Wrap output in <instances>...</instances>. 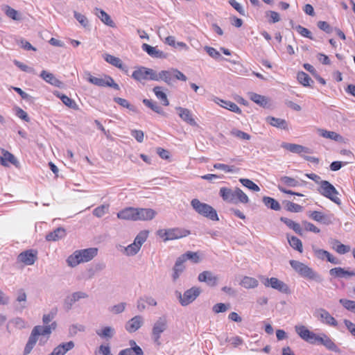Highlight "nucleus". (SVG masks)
<instances>
[{
  "label": "nucleus",
  "mask_w": 355,
  "mask_h": 355,
  "mask_svg": "<svg viewBox=\"0 0 355 355\" xmlns=\"http://www.w3.org/2000/svg\"><path fill=\"white\" fill-rule=\"evenodd\" d=\"M200 288L192 287L187 290L183 295H180V302L182 306H187L193 302L200 294Z\"/></svg>",
  "instance_id": "11"
},
{
  "label": "nucleus",
  "mask_w": 355,
  "mask_h": 355,
  "mask_svg": "<svg viewBox=\"0 0 355 355\" xmlns=\"http://www.w3.org/2000/svg\"><path fill=\"white\" fill-rule=\"evenodd\" d=\"M230 135L241 141H248L251 139V135L237 128H233L230 131Z\"/></svg>",
  "instance_id": "40"
},
{
  "label": "nucleus",
  "mask_w": 355,
  "mask_h": 355,
  "mask_svg": "<svg viewBox=\"0 0 355 355\" xmlns=\"http://www.w3.org/2000/svg\"><path fill=\"white\" fill-rule=\"evenodd\" d=\"M302 224L304 225L306 231L313 233H319L320 232V230L318 227L310 222L304 220L302 221Z\"/></svg>",
  "instance_id": "59"
},
{
  "label": "nucleus",
  "mask_w": 355,
  "mask_h": 355,
  "mask_svg": "<svg viewBox=\"0 0 355 355\" xmlns=\"http://www.w3.org/2000/svg\"><path fill=\"white\" fill-rule=\"evenodd\" d=\"M315 254L318 257V258H319L320 259H324V258H326L327 260L331 263H334V264L339 263L338 259L336 257H334L331 253H329L327 250H321V249L316 250L315 251Z\"/></svg>",
  "instance_id": "30"
},
{
  "label": "nucleus",
  "mask_w": 355,
  "mask_h": 355,
  "mask_svg": "<svg viewBox=\"0 0 355 355\" xmlns=\"http://www.w3.org/2000/svg\"><path fill=\"white\" fill-rule=\"evenodd\" d=\"M216 103L222 107L225 108L230 111H232L234 113L241 114L242 110L239 108V107L234 102L230 101H225L222 99H218Z\"/></svg>",
  "instance_id": "24"
},
{
  "label": "nucleus",
  "mask_w": 355,
  "mask_h": 355,
  "mask_svg": "<svg viewBox=\"0 0 355 355\" xmlns=\"http://www.w3.org/2000/svg\"><path fill=\"white\" fill-rule=\"evenodd\" d=\"M98 252L96 248H90L75 251L67 258V263L69 266L75 267L80 263L88 262L92 260Z\"/></svg>",
  "instance_id": "3"
},
{
  "label": "nucleus",
  "mask_w": 355,
  "mask_h": 355,
  "mask_svg": "<svg viewBox=\"0 0 355 355\" xmlns=\"http://www.w3.org/2000/svg\"><path fill=\"white\" fill-rule=\"evenodd\" d=\"M295 29L297 31V33L302 37L309 38L310 40H313L312 34L308 28L303 27L301 25H298L296 26Z\"/></svg>",
  "instance_id": "55"
},
{
  "label": "nucleus",
  "mask_w": 355,
  "mask_h": 355,
  "mask_svg": "<svg viewBox=\"0 0 355 355\" xmlns=\"http://www.w3.org/2000/svg\"><path fill=\"white\" fill-rule=\"evenodd\" d=\"M280 182L288 187H295L299 185V182L293 178L288 176H282L279 179Z\"/></svg>",
  "instance_id": "51"
},
{
  "label": "nucleus",
  "mask_w": 355,
  "mask_h": 355,
  "mask_svg": "<svg viewBox=\"0 0 355 355\" xmlns=\"http://www.w3.org/2000/svg\"><path fill=\"white\" fill-rule=\"evenodd\" d=\"M181 259L186 262L187 260H191L193 263H198L200 261V257L198 252L188 251L180 256Z\"/></svg>",
  "instance_id": "46"
},
{
  "label": "nucleus",
  "mask_w": 355,
  "mask_h": 355,
  "mask_svg": "<svg viewBox=\"0 0 355 355\" xmlns=\"http://www.w3.org/2000/svg\"><path fill=\"white\" fill-rule=\"evenodd\" d=\"M240 284L241 286L250 289L257 287L259 285V282L257 279H256L254 277L245 276L241 279Z\"/></svg>",
  "instance_id": "38"
},
{
  "label": "nucleus",
  "mask_w": 355,
  "mask_h": 355,
  "mask_svg": "<svg viewBox=\"0 0 355 355\" xmlns=\"http://www.w3.org/2000/svg\"><path fill=\"white\" fill-rule=\"evenodd\" d=\"M198 280L201 282H207L209 285L214 286L216 285L217 277L209 271H204L199 274Z\"/></svg>",
  "instance_id": "27"
},
{
  "label": "nucleus",
  "mask_w": 355,
  "mask_h": 355,
  "mask_svg": "<svg viewBox=\"0 0 355 355\" xmlns=\"http://www.w3.org/2000/svg\"><path fill=\"white\" fill-rule=\"evenodd\" d=\"M96 15L101 19V20L106 25L114 27L115 26L114 21L111 19L110 15L103 10L96 8Z\"/></svg>",
  "instance_id": "37"
},
{
  "label": "nucleus",
  "mask_w": 355,
  "mask_h": 355,
  "mask_svg": "<svg viewBox=\"0 0 355 355\" xmlns=\"http://www.w3.org/2000/svg\"><path fill=\"white\" fill-rule=\"evenodd\" d=\"M317 25H318V27L320 30H322L327 33H330L332 31V28L330 26V25L327 21H319L318 22Z\"/></svg>",
  "instance_id": "63"
},
{
  "label": "nucleus",
  "mask_w": 355,
  "mask_h": 355,
  "mask_svg": "<svg viewBox=\"0 0 355 355\" xmlns=\"http://www.w3.org/2000/svg\"><path fill=\"white\" fill-rule=\"evenodd\" d=\"M236 189L232 190L227 187H221L219 191L220 196L224 201L236 204Z\"/></svg>",
  "instance_id": "18"
},
{
  "label": "nucleus",
  "mask_w": 355,
  "mask_h": 355,
  "mask_svg": "<svg viewBox=\"0 0 355 355\" xmlns=\"http://www.w3.org/2000/svg\"><path fill=\"white\" fill-rule=\"evenodd\" d=\"M113 329L105 327L102 330L96 331V334L101 338H111L113 336Z\"/></svg>",
  "instance_id": "56"
},
{
  "label": "nucleus",
  "mask_w": 355,
  "mask_h": 355,
  "mask_svg": "<svg viewBox=\"0 0 355 355\" xmlns=\"http://www.w3.org/2000/svg\"><path fill=\"white\" fill-rule=\"evenodd\" d=\"M132 77L139 82L147 80H155L157 79V73L153 69L144 67H140L135 69L132 72Z\"/></svg>",
  "instance_id": "9"
},
{
  "label": "nucleus",
  "mask_w": 355,
  "mask_h": 355,
  "mask_svg": "<svg viewBox=\"0 0 355 355\" xmlns=\"http://www.w3.org/2000/svg\"><path fill=\"white\" fill-rule=\"evenodd\" d=\"M3 156H0V164L3 166H8V163L15 165L17 163L15 156L4 149H1Z\"/></svg>",
  "instance_id": "25"
},
{
  "label": "nucleus",
  "mask_w": 355,
  "mask_h": 355,
  "mask_svg": "<svg viewBox=\"0 0 355 355\" xmlns=\"http://www.w3.org/2000/svg\"><path fill=\"white\" fill-rule=\"evenodd\" d=\"M143 351L141 348L137 345H135L130 348H127L121 350L118 355H143Z\"/></svg>",
  "instance_id": "44"
},
{
  "label": "nucleus",
  "mask_w": 355,
  "mask_h": 355,
  "mask_svg": "<svg viewBox=\"0 0 355 355\" xmlns=\"http://www.w3.org/2000/svg\"><path fill=\"white\" fill-rule=\"evenodd\" d=\"M229 305L223 303H218L213 306V311L215 313L225 312L229 309Z\"/></svg>",
  "instance_id": "62"
},
{
  "label": "nucleus",
  "mask_w": 355,
  "mask_h": 355,
  "mask_svg": "<svg viewBox=\"0 0 355 355\" xmlns=\"http://www.w3.org/2000/svg\"><path fill=\"white\" fill-rule=\"evenodd\" d=\"M353 293L355 294V286L353 288ZM339 302L347 311L355 313V301L347 299H340Z\"/></svg>",
  "instance_id": "47"
},
{
  "label": "nucleus",
  "mask_w": 355,
  "mask_h": 355,
  "mask_svg": "<svg viewBox=\"0 0 355 355\" xmlns=\"http://www.w3.org/2000/svg\"><path fill=\"white\" fill-rule=\"evenodd\" d=\"M191 205L198 214L211 220H218L216 211L209 205L202 202L196 198L191 200Z\"/></svg>",
  "instance_id": "5"
},
{
  "label": "nucleus",
  "mask_w": 355,
  "mask_h": 355,
  "mask_svg": "<svg viewBox=\"0 0 355 355\" xmlns=\"http://www.w3.org/2000/svg\"><path fill=\"white\" fill-rule=\"evenodd\" d=\"M143 103L145 104V105L150 107L154 112L160 114H164L162 108L159 105H158L157 103L153 102L151 100L148 99H144Z\"/></svg>",
  "instance_id": "48"
},
{
  "label": "nucleus",
  "mask_w": 355,
  "mask_h": 355,
  "mask_svg": "<svg viewBox=\"0 0 355 355\" xmlns=\"http://www.w3.org/2000/svg\"><path fill=\"white\" fill-rule=\"evenodd\" d=\"M156 211L150 208H136L137 220H150L155 218Z\"/></svg>",
  "instance_id": "14"
},
{
  "label": "nucleus",
  "mask_w": 355,
  "mask_h": 355,
  "mask_svg": "<svg viewBox=\"0 0 355 355\" xmlns=\"http://www.w3.org/2000/svg\"><path fill=\"white\" fill-rule=\"evenodd\" d=\"M142 49L146 51L150 56L156 58H161L164 57V53L159 50L157 47L151 46L148 44H143Z\"/></svg>",
  "instance_id": "29"
},
{
  "label": "nucleus",
  "mask_w": 355,
  "mask_h": 355,
  "mask_svg": "<svg viewBox=\"0 0 355 355\" xmlns=\"http://www.w3.org/2000/svg\"><path fill=\"white\" fill-rule=\"evenodd\" d=\"M289 245L294 250L302 253L303 252V245L301 240L295 236H287Z\"/></svg>",
  "instance_id": "39"
},
{
  "label": "nucleus",
  "mask_w": 355,
  "mask_h": 355,
  "mask_svg": "<svg viewBox=\"0 0 355 355\" xmlns=\"http://www.w3.org/2000/svg\"><path fill=\"white\" fill-rule=\"evenodd\" d=\"M280 220L296 234L300 236L303 234V230L300 223L286 217H281Z\"/></svg>",
  "instance_id": "20"
},
{
  "label": "nucleus",
  "mask_w": 355,
  "mask_h": 355,
  "mask_svg": "<svg viewBox=\"0 0 355 355\" xmlns=\"http://www.w3.org/2000/svg\"><path fill=\"white\" fill-rule=\"evenodd\" d=\"M214 168L215 169L223 170L226 173H232L235 171L234 167L233 166H229L224 164L216 163L214 164Z\"/></svg>",
  "instance_id": "58"
},
{
  "label": "nucleus",
  "mask_w": 355,
  "mask_h": 355,
  "mask_svg": "<svg viewBox=\"0 0 355 355\" xmlns=\"http://www.w3.org/2000/svg\"><path fill=\"white\" fill-rule=\"evenodd\" d=\"M74 347L72 341L61 344L55 347L49 355H64L67 352L71 349Z\"/></svg>",
  "instance_id": "28"
},
{
  "label": "nucleus",
  "mask_w": 355,
  "mask_h": 355,
  "mask_svg": "<svg viewBox=\"0 0 355 355\" xmlns=\"http://www.w3.org/2000/svg\"><path fill=\"white\" fill-rule=\"evenodd\" d=\"M167 328V321L164 317L159 318L154 324L152 329V336L155 343L160 345L161 334Z\"/></svg>",
  "instance_id": "10"
},
{
  "label": "nucleus",
  "mask_w": 355,
  "mask_h": 355,
  "mask_svg": "<svg viewBox=\"0 0 355 355\" xmlns=\"http://www.w3.org/2000/svg\"><path fill=\"white\" fill-rule=\"evenodd\" d=\"M291 267L302 277L308 279H317L318 275L310 267L304 263L295 260L289 261Z\"/></svg>",
  "instance_id": "7"
},
{
  "label": "nucleus",
  "mask_w": 355,
  "mask_h": 355,
  "mask_svg": "<svg viewBox=\"0 0 355 355\" xmlns=\"http://www.w3.org/2000/svg\"><path fill=\"white\" fill-rule=\"evenodd\" d=\"M142 324V318L141 316H135L128 321L125 326V329L130 333L136 331Z\"/></svg>",
  "instance_id": "26"
},
{
  "label": "nucleus",
  "mask_w": 355,
  "mask_h": 355,
  "mask_svg": "<svg viewBox=\"0 0 355 355\" xmlns=\"http://www.w3.org/2000/svg\"><path fill=\"white\" fill-rule=\"evenodd\" d=\"M57 96L58 98H60V100L62 101V102L67 107L74 109V110H77L78 108L76 103L73 99L69 98V96H67L64 94H58Z\"/></svg>",
  "instance_id": "45"
},
{
  "label": "nucleus",
  "mask_w": 355,
  "mask_h": 355,
  "mask_svg": "<svg viewBox=\"0 0 355 355\" xmlns=\"http://www.w3.org/2000/svg\"><path fill=\"white\" fill-rule=\"evenodd\" d=\"M104 59L107 62L112 64V66H114L115 67L125 72L128 71L127 67L123 65V62L119 58L115 57L110 54H105L104 55Z\"/></svg>",
  "instance_id": "21"
},
{
  "label": "nucleus",
  "mask_w": 355,
  "mask_h": 355,
  "mask_svg": "<svg viewBox=\"0 0 355 355\" xmlns=\"http://www.w3.org/2000/svg\"><path fill=\"white\" fill-rule=\"evenodd\" d=\"M119 219L136 221V208L125 207L117 213Z\"/></svg>",
  "instance_id": "16"
},
{
  "label": "nucleus",
  "mask_w": 355,
  "mask_h": 355,
  "mask_svg": "<svg viewBox=\"0 0 355 355\" xmlns=\"http://www.w3.org/2000/svg\"><path fill=\"white\" fill-rule=\"evenodd\" d=\"M320 318L321 321L329 326L336 327L338 322L326 310L320 309L319 311Z\"/></svg>",
  "instance_id": "22"
},
{
  "label": "nucleus",
  "mask_w": 355,
  "mask_h": 355,
  "mask_svg": "<svg viewBox=\"0 0 355 355\" xmlns=\"http://www.w3.org/2000/svg\"><path fill=\"white\" fill-rule=\"evenodd\" d=\"M329 274L331 277L335 278L349 277L355 275L354 272L347 270L340 267L331 268L329 270Z\"/></svg>",
  "instance_id": "19"
},
{
  "label": "nucleus",
  "mask_w": 355,
  "mask_h": 355,
  "mask_svg": "<svg viewBox=\"0 0 355 355\" xmlns=\"http://www.w3.org/2000/svg\"><path fill=\"white\" fill-rule=\"evenodd\" d=\"M319 132L320 135L324 138L330 139L336 141H339L343 139L341 135L333 131L320 130Z\"/></svg>",
  "instance_id": "43"
},
{
  "label": "nucleus",
  "mask_w": 355,
  "mask_h": 355,
  "mask_svg": "<svg viewBox=\"0 0 355 355\" xmlns=\"http://www.w3.org/2000/svg\"><path fill=\"white\" fill-rule=\"evenodd\" d=\"M65 236V230L64 228L58 227L54 231L49 233L46 236L48 241H56Z\"/></svg>",
  "instance_id": "33"
},
{
  "label": "nucleus",
  "mask_w": 355,
  "mask_h": 355,
  "mask_svg": "<svg viewBox=\"0 0 355 355\" xmlns=\"http://www.w3.org/2000/svg\"><path fill=\"white\" fill-rule=\"evenodd\" d=\"M190 234V230L182 227L164 229L157 231V235L164 241L180 239L188 236Z\"/></svg>",
  "instance_id": "4"
},
{
  "label": "nucleus",
  "mask_w": 355,
  "mask_h": 355,
  "mask_svg": "<svg viewBox=\"0 0 355 355\" xmlns=\"http://www.w3.org/2000/svg\"><path fill=\"white\" fill-rule=\"evenodd\" d=\"M331 245L332 249L340 254H344L350 251V247L349 245H344L336 239L331 241Z\"/></svg>",
  "instance_id": "34"
},
{
  "label": "nucleus",
  "mask_w": 355,
  "mask_h": 355,
  "mask_svg": "<svg viewBox=\"0 0 355 355\" xmlns=\"http://www.w3.org/2000/svg\"><path fill=\"white\" fill-rule=\"evenodd\" d=\"M308 216L310 218L318 223H323L324 224L330 223L329 218L322 211H311L309 212Z\"/></svg>",
  "instance_id": "31"
},
{
  "label": "nucleus",
  "mask_w": 355,
  "mask_h": 355,
  "mask_svg": "<svg viewBox=\"0 0 355 355\" xmlns=\"http://www.w3.org/2000/svg\"><path fill=\"white\" fill-rule=\"evenodd\" d=\"M318 191L322 196L329 199L334 203L337 205L340 204V199L338 197V191L327 180H322L320 182Z\"/></svg>",
  "instance_id": "6"
},
{
  "label": "nucleus",
  "mask_w": 355,
  "mask_h": 355,
  "mask_svg": "<svg viewBox=\"0 0 355 355\" xmlns=\"http://www.w3.org/2000/svg\"><path fill=\"white\" fill-rule=\"evenodd\" d=\"M297 80L304 86H309L311 81V78L304 71H300L297 75Z\"/></svg>",
  "instance_id": "53"
},
{
  "label": "nucleus",
  "mask_w": 355,
  "mask_h": 355,
  "mask_svg": "<svg viewBox=\"0 0 355 355\" xmlns=\"http://www.w3.org/2000/svg\"><path fill=\"white\" fill-rule=\"evenodd\" d=\"M266 121L272 126L283 130H288V123L285 119L270 116L266 119Z\"/></svg>",
  "instance_id": "23"
},
{
  "label": "nucleus",
  "mask_w": 355,
  "mask_h": 355,
  "mask_svg": "<svg viewBox=\"0 0 355 355\" xmlns=\"http://www.w3.org/2000/svg\"><path fill=\"white\" fill-rule=\"evenodd\" d=\"M263 202L266 207L270 208L271 209L279 211L281 209L279 203L271 197H263Z\"/></svg>",
  "instance_id": "42"
},
{
  "label": "nucleus",
  "mask_w": 355,
  "mask_h": 355,
  "mask_svg": "<svg viewBox=\"0 0 355 355\" xmlns=\"http://www.w3.org/2000/svg\"><path fill=\"white\" fill-rule=\"evenodd\" d=\"M87 81L91 84L98 87H110L116 90L119 89V86L116 84L114 79L107 75H103L100 77H95L92 76L90 73L87 74Z\"/></svg>",
  "instance_id": "8"
},
{
  "label": "nucleus",
  "mask_w": 355,
  "mask_h": 355,
  "mask_svg": "<svg viewBox=\"0 0 355 355\" xmlns=\"http://www.w3.org/2000/svg\"><path fill=\"white\" fill-rule=\"evenodd\" d=\"M282 147L284 149L294 153L301 154L302 153H310L311 150L309 148L304 147L303 146L295 144H290V143H283L282 144Z\"/></svg>",
  "instance_id": "17"
},
{
  "label": "nucleus",
  "mask_w": 355,
  "mask_h": 355,
  "mask_svg": "<svg viewBox=\"0 0 355 355\" xmlns=\"http://www.w3.org/2000/svg\"><path fill=\"white\" fill-rule=\"evenodd\" d=\"M55 315V312H51L49 314L44 315L42 321L46 325H37L33 329L28 340L25 346L24 355H28L30 354L35 345L36 344L39 336H46V340L49 338L52 331L55 330L57 327L55 322H53L51 324H48L53 319Z\"/></svg>",
  "instance_id": "1"
},
{
  "label": "nucleus",
  "mask_w": 355,
  "mask_h": 355,
  "mask_svg": "<svg viewBox=\"0 0 355 355\" xmlns=\"http://www.w3.org/2000/svg\"><path fill=\"white\" fill-rule=\"evenodd\" d=\"M235 198L236 203L239 202L246 204L249 201L248 196L239 188H236Z\"/></svg>",
  "instance_id": "50"
},
{
  "label": "nucleus",
  "mask_w": 355,
  "mask_h": 355,
  "mask_svg": "<svg viewBox=\"0 0 355 355\" xmlns=\"http://www.w3.org/2000/svg\"><path fill=\"white\" fill-rule=\"evenodd\" d=\"M263 284L266 287H271L284 293H288L290 291L287 284L276 277L266 279Z\"/></svg>",
  "instance_id": "12"
},
{
  "label": "nucleus",
  "mask_w": 355,
  "mask_h": 355,
  "mask_svg": "<svg viewBox=\"0 0 355 355\" xmlns=\"http://www.w3.org/2000/svg\"><path fill=\"white\" fill-rule=\"evenodd\" d=\"M148 236V231H146V230L141 231L136 236L133 243H136L141 248L142 244L146 241Z\"/></svg>",
  "instance_id": "54"
},
{
  "label": "nucleus",
  "mask_w": 355,
  "mask_h": 355,
  "mask_svg": "<svg viewBox=\"0 0 355 355\" xmlns=\"http://www.w3.org/2000/svg\"><path fill=\"white\" fill-rule=\"evenodd\" d=\"M249 98L252 101L263 107H266L268 103V98L266 96L257 93L250 92Z\"/></svg>",
  "instance_id": "35"
},
{
  "label": "nucleus",
  "mask_w": 355,
  "mask_h": 355,
  "mask_svg": "<svg viewBox=\"0 0 355 355\" xmlns=\"http://www.w3.org/2000/svg\"><path fill=\"white\" fill-rule=\"evenodd\" d=\"M18 261L24 265L31 266L34 264L37 259V251L35 250H28L21 252L18 256Z\"/></svg>",
  "instance_id": "13"
},
{
  "label": "nucleus",
  "mask_w": 355,
  "mask_h": 355,
  "mask_svg": "<svg viewBox=\"0 0 355 355\" xmlns=\"http://www.w3.org/2000/svg\"><path fill=\"white\" fill-rule=\"evenodd\" d=\"M140 247L136 243H133L125 248V250L128 255H134L140 250Z\"/></svg>",
  "instance_id": "61"
},
{
  "label": "nucleus",
  "mask_w": 355,
  "mask_h": 355,
  "mask_svg": "<svg viewBox=\"0 0 355 355\" xmlns=\"http://www.w3.org/2000/svg\"><path fill=\"white\" fill-rule=\"evenodd\" d=\"M157 79L155 80L156 81H159L160 80H164L165 83H166L168 85H171L172 83V81L173 80V69L168 71L163 70L160 71L159 73H157Z\"/></svg>",
  "instance_id": "36"
},
{
  "label": "nucleus",
  "mask_w": 355,
  "mask_h": 355,
  "mask_svg": "<svg viewBox=\"0 0 355 355\" xmlns=\"http://www.w3.org/2000/svg\"><path fill=\"white\" fill-rule=\"evenodd\" d=\"M239 181L244 187L253 191H259L260 190L259 186L249 179L241 178Z\"/></svg>",
  "instance_id": "52"
},
{
  "label": "nucleus",
  "mask_w": 355,
  "mask_h": 355,
  "mask_svg": "<svg viewBox=\"0 0 355 355\" xmlns=\"http://www.w3.org/2000/svg\"><path fill=\"white\" fill-rule=\"evenodd\" d=\"M40 77L46 83L53 86L60 87L61 84V82L57 79L53 73L48 72L47 71H42Z\"/></svg>",
  "instance_id": "32"
},
{
  "label": "nucleus",
  "mask_w": 355,
  "mask_h": 355,
  "mask_svg": "<svg viewBox=\"0 0 355 355\" xmlns=\"http://www.w3.org/2000/svg\"><path fill=\"white\" fill-rule=\"evenodd\" d=\"M205 49L206 52L210 55L211 58L217 59L220 57V53L214 48L211 46H205Z\"/></svg>",
  "instance_id": "64"
},
{
  "label": "nucleus",
  "mask_w": 355,
  "mask_h": 355,
  "mask_svg": "<svg viewBox=\"0 0 355 355\" xmlns=\"http://www.w3.org/2000/svg\"><path fill=\"white\" fill-rule=\"evenodd\" d=\"M176 110L178 111L179 116L185 123L189 124L191 126L198 125L195 119L193 118L191 112L189 109L178 107L176 108Z\"/></svg>",
  "instance_id": "15"
},
{
  "label": "nucleus",
  "mask_w": 355,
  "mask_h": 355,
  "mask_svg": "<svg viewBox=\"0 0 355 355\" xmlns=\"http://www.w3.org/2000/svg\"><path fill=\"white\" fill-rule=\"evenodd\" d=\"M6 14L7 16H8L9 17H10L11 19H14V20H19V14H18V12L12 8L11 7L7 6L6 7Z\"/></svg>",
  "instance_id": "60"
},
{
  "label": "nucleus",
  "mask_w": 355,
  "mask_h": 355,
  "mask_svg": "<svg viewBox=\"0 0 355 355\" xmlns=\"http://www.w3.org/2000/svg\"><path fill=\"white\" fill-rule=\"evenodd\" d=\"M285 209L286 211L293 213L301 212L303 210V207L301 205L291 201L286 202Z\"/></svg>",
  "instance_id": "49"
},
{
  "label": "nucleus",
  "mask_w": 355,
  "mask_h": 355,
  "mask_svg": "<svg viewBox=\"0 0 355 355\" xmlns=\"http://www.w3.org/2000/svg\"><path fill=\"white\" fill-rule=\"evenodd\" d=\"M109 205H102L96 208H95L93 211V214L96 217L103 216L105 212L108 210Z\"/></svg>",
  "instance_id": "57"
},
{
  "label": "nucleus",
  "mask_w": 355,
  "mask_h": 355,
  "mask_svg": "<svg viewBox=\"0 0 355 355\" xmlns=\"http://www.w3.org/2000/svg\"><path fill=\"white\" fill-rule=\"evenodd\" d=\"M153 92L156 97L162 103L164 106H168L169 105V101L167 98V96L166 94L162 90L161 87H155L153 88Z\"/></svg>",
  "instance_id": "41"
},
{
  "label": "nucleus",
  "mask_w": 355,
  "mask_h": 355,
  "mask_svg": "<svg viewBox=\"0 0 355 355\" xmlns=\"http://www.w3.org/2000/svg\"><path fill=\"white\" fill-rule=\"evenodd\" d=\"M295 329L297 335L304 341L312 344H320L324 346L327 349L338 352L339 348L335 344L334 340L327 334L322 333L316 334L310 331L304 325L295 326Z\"/></svg>",
  "instance_id": "2"
}]
</instances>
